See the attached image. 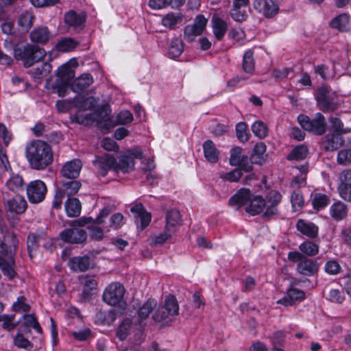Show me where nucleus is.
<instances>
[{
	"mask_svg": "<svg viewBox=\"0 0 351 351\" xmlns=\"http://www.w3.org/2000/svg\"><path fill=\"white\" fill-rule=\"evenodd\" d=\"M4 242L6 245L9 247L10 250L12 248L16 250L19 240L17 239L16 234L13 232L8 231L4 234Z\"/></svg>",
	"mask_w": 351,
	"mask_h": 351,
	"instance_id": "e2e57ef3",
	"label": "nucleus"
},
{
	"mask_svg": "<svg viewBox=\"0 0 351 351\" xmlns=\"http://www.w3.org/2000/svg\"><path fill=\"white\" fill-rule=\"evenodd\" d=\"M132 120L133 115L130 111H121L117 117V124L125 125L132 122Z\"/></svg>",
	"mask_w": 351,
	"mask_h": 351,
	"instance_id": "0e129e2a",
	"label": "nucleus"
},
{
	"mask_svg": "<svg viewBox=\"0 0 351 351\" xmlns=\"http://www.w3.org/2000/svg\"><path fill=\"white\" fill-rule=\"evenodd\" d=\"M81 203L78 199L69 197L65 202V210L69 217H77L81 213Z\"/></svg>",
	"mask_w": 351,
	"mask_h": 351,
	"instance_id": "58836bf2",
	"label": "nucleus"
},
{
	"mask_svg": "<svg viewBox=\"0 0 351 351\" xmlns=\"http://www.w3.org/2000/svg\"><path fill=\"white\" fill-rule=\"evenodd\" d=\"M183 15L181 13L169 12L163 16L162 24L171 29H175L176 25L182 23Z\"/></svg>",
	"mask_w": 351,
	"mask_h": 351,
	"instance_id": "e433bc0d",
	"label": "nucleus"
},
{
	"mask_svg": "<svg viewBox=\"0 0 351 351\" xmlns=\"http://www.w3.org/2000/svg\"><path fill=\"white\" fill-rule=\"evenodd\" d=\"M23 180L19 175H14L6 182V187L13 192H17L23 189Z\"/></svg>",
	"mask_w": 351,
	"mask_h": 351,
	"instance_id": "de8ad7c7",
	"label": "nucleus"
},
{
	"mask_svg": "<svg viewBox=\"0 0 351 351\" xmlns=\"http://www.w3.org/2000/svg\"><path fill=\"white\" fill-rule=\"evenodd\" d=\"M291 202L295 210L301 209L304 206V198L300 191H294L291 196Z\"/></svg>",
	"mask_w": 351,
	"mask_h": 351,
	"instance_id": "052dcab7",
	"label": "nucleus"
},
{
	"mask_svg": "<svg viewBox=\"0 0 351 351\" xmlns=\"http://www.w3.org/2000/svg\"><path fill=\"white\" fill-rule=\"evenodd\" d=\"M296 228L299 232L308 238L315 239L318 235L319 228L312 222L299 219Z\"/></svg>",
	"mask_w": 351,
	"mask_h": 351,
	"instance_id": "5701e85b",
	"label": "nucleus"
},
{
	"mask_svg": "<svg viewBox=\"0 0 351 351\" xmlns=\"http://www.w3.org/2000/svg\"><path fill=\"white\" fill-rule=\"evenodd\" d=\"M340 265L335 261H329L325 265V271L330 275L337 274L340 271Z\"/></svg>",
	"mask_w": 351,
	"mask_h": 351,
	"instance_id": "774afa93",
	"label": "nucleus"
},
{
	"mask_svg": "<svg viewBox=\"0 0 351 351\" xmlns=\"http://www.w3.org/2000/svg\"><path fill=\"white\" fill-rule=\"evenodd\" d=\"M237 137L241 143H245L248 141L249 136L247 132V125L244 122L239 123L236 126Z\"/></svg>",
	"mask_w": 351,
	"mask_h": 351,
	"instance_id": "13d9d810",
	"label": "nucleus"
},
{
	"mask_svg": "<svg viewBox=\"0 0 351 351\" xmlns=\"http://www.w3.org/2000/svg\"><path fill=\"white\" fill-rule=\"evenodd\" d=\"M343 144V141L339 135L327 134L322 141V147L326 151H333L337 149Z\"/></svg>",
	"mask_w": 351,
	"mask_h": 351,
	"instance_id": "cd10ccee",
	"label": "nucleus"
},
{
	"mask_svg": "<svg viewBox=\"0 0 351 351\" xmlns=\"http://www.w3.org/2000/svg\"><path fill=\"white\" fill-rule=\"evenodd\" d=\"M117 319L115 311L100 310L96 313L95 322L102 325H111Z\"/></svg>",
	"mask_w": 351,
	"mask_h": 351,
	"instance_id": "473e14b6",
	"label": "nucleus"
},
{
	"mask_svg": "<svg viewBox=\"0 0 351 351\" xmlns=\"http://www.w3.org/2000/svg\"><path fill=\"white\" fill-rule=\"evenodd\" d=\"M135 217L140 219L143 228L147 227L151 221V214L147 212L142 204H136L130 208Z\"/></svg>",
	"mask_w": 351,
	"mask_h": 351,
	"instance_id": "bb28decb",
	"label": "nucleus"
},
{
	"mask_svg": "<svg viewBox=\"0 0 351 351\" xmlns=\"http://www.w3.org/2000/svg\"><path fill=\"white\" fill-rule=\"evenodd\" d=\"M26 191L29 201L32 204H38L44 200L47 188L44 182L36 180L27 185Z\"/></svg>",
	"mask_w": 351,
	"mask_h": 351,
	"instance_id": "6e6552de",
	"label": "nucleus"
},
{
	"mask_svg": "<svg viewBox=\"0 0 351 351\" xmlns=\"http://www.w3.org/2000/svg\"><path fill=\"white\" fill-rule=\"evenodd\" d=\"M81 282L83 285L82 297L86 300L90 298L91 291L96 289L97 282L95 280L88 278H82Z\"/></svg>",
	"mask_w": 351,
	"mask_h": 351,
	"instance_id": "79ce46f5",
	"label": "nucleus"
},
{
	"mask_svg": "<svg viewBox=\"0 0 351 351\" xmlns=\"http://www.w3.org/2000/svg\"><path fill=\"white\" fill-rule=\"evenodd\" d=\"M253 6L267 18L275 16L279 10L278 4L273 0H255Z\"/></svg>",
	"mask_w": 351,
	"mask_h": 351,
	"instance_id": "dca6fc26",
	"label": "nucleus"
},
{
	"mask_svg": "<svg viewBox=\"0 0 351 351\" xmlns=\"http://www.w3.org/2000/svg\"><path fill=\"white\" fill-rule=\"evenodd\" d=\"M288 258L293 263H297L296 269L302 275L311 276L317 274L319 270V265L315 261L308 258L299 252H289Z\"/></svg>",
	"mask_w": 351,
	"mask_h": 351,
	"instance_id": "39448f33",
	"label": "nucleus"
},
{
	"mask_svg": "<svg viewBox=\"0 0 351 351\" xmlns=\"http://www.w3.org/2000/svg\"><path fill=\"white\" fill-rule=\"evenodd\" d=\"M252 130L260 138H265L268 134L267 125L261 121H255L252 125Z\"/></svg>",
	"mask_w": 351,
	"mask_h": 351,
	"instance_id": "603ef678",
	"label": "nucleus"
},
{
	"mask_svg": "<svg viewBox=\"0 0 351 351\" xmlns=\"http://www.w3.org/2000/svg\"><path fill=\"white\" fill-rule=\"evenodd\" d=\"M132 324V321L130 318H125L122 321L117 332V337L120 340L123 341L126 339L130 330Z\"/></svg>",
	"mask_w": 351,
	"mask_h": 351,
	"instance_id": "09e8293b",
	"label": "nucleus"
},
{
	"mask_svg": "<svg viewBox=\"0 0 351 351\" xmlns=\"http://www.w3.org/2000/svg\"><path fill=\"white\" fill-rule=\"evenodd\" d=\"M211 23L215 38L221 40L227 31L226 23L217 15L213 16Z\"/></svg>",
	"mask_w": 351,
	"mask_h": 351,
	"instance_id": "c756f323",
	"label": "nucleus"
},
{
	"mask_svg": "<svg viewBox=\"0 0 351 351\" xmlns=\"http://www.w3.org/2000/svg\"><path fill=\"white\" fill-rule=\"evenodd\" d=\"M52 69L51 65L49 62H44L40 66L34 69L32 71V75L35 79H41L47 76Z\"/></svg>",
	"mask_w": 351,
	"mask_h": 351,
	"instance_id": "8fccbe9b",
	"label": "nucleus"
},
{
	"mask_svg": "<svg viewBox=\"0 0 351 351\" xmlns=\"http://www.w3.org/2000/svg\"><path fill=\"white\" fill-rule=\"evenodd\" d=\"M329 203V197L326 195L322 193L315 194L312 200L313 208L317 210L323 209L328 206Z\"/></svg>",
	"mask_w": 351,
	"mask_h": 351,
	"instance_id": "c03bdc74",
	"label": "nucleus"
},
{
	"mask_svg": "<svg viewBox=\"0 0 351 351\" xmlns=\"http://www.w3.org/2000/svg\"><path fill=\"white\" fill-rule=\"evenodd\" d=\"M242 174L241 169L237 168L230 172L221 173L220 177L229 182H237Z\"/></svg>",
	"mask_w": 351,
	"mask_h": 351,
	"instance_id": "680f3d73",
	"label": "nucleus"
},
{
	"mask_svg": "<svg viewBox=\"0 0 351 351\" xmlns=\"http://www.w3.org/2000/svg\"><path fill=\"white\" fill-rule=\"evenodd\" d=\"M93 82V78L90 74L84 73L76 78L71 86L74 92H80L88 87Z\"/></svg>",
	"mask_w": 351,
	"mask_h": 351,
	"instance_id": "c85d7f7f",
	"label": "nucleus"
},
{
	"mask_svg": "<svg viewBox=\"0 0 351 351\" xmlns=\"http://www.w3.org/2000/svg\"><path fill=\"white\" fill-rule=\"evenodd\" d=\"M3 202L5 210L16 214L23 213L27 207V203L22 195H16L12 197H6L3 193Z\"/></svg>",
	"mask_w": 351,
	"mask_h": 351,
	"instance_id": "ddd939ff",
	"label": "nucleus"
},
{
	"mask_svg": "<svg viewBox=\"0 0 351 351\" xmlns=\"http://www.w3.org/2000/svg\"><path fill=\"white\" fill-rule=\"evenodd\" d=\"M338 191L340 196L345 200L351 202V171L343 170L339 175Z\"/></svg>",
	"mask_w": 351,
	"mask_h": 351,
	"instance_id": "2eb2a0df",
	"label": "nucleus"
},
{
	"mask_svg": "<svg viewBox=\"0 0 351 351\" xmlns=\"http://www.w3.org/2000/svg\"><path fill=\"white\" fill-rule=\"evenodd\" d=\"M174 233V231H168L167 230V227L165 226L163 232L153 237L152 238V242L154 245H156L158 244H162L168 239H169Z\"/></svg>",
	"mask_w": 351,
	"mask_h": 351,
	"instance_id": "4d7b16f0",
	"label": "nucleus"
},
{
	"mask_svg": "<svg viewBox=\"0 0 351 351\" xmlns=\"http://www.w3.org/2000/svg\"><path fill=\"white\" fill-rule=\"evenodd\" d=\"M203 149L204 156L208 161L213 163L218 161L219 153L212 141H206L204 143Z\"/></svg>",
	"mask_w": 351,
	"mask_h": 351,
	"instance_id": "7c9ffc66",
	"label": "nucleus"
},
{
	"mask_svg": "<svg viewBox=\"0 0 351 351\" xmlns=\"http://www.w3.org/2000/svg\"><path fill=\"white\" fill-rule=\"evenodd\" d=\"M134 160L126 154H122L119 158V162L115 160L114 171L126 173L132 171L134 167Z\"/></svg>",
	"mask_w": 351,
	"mask_h": 351,
	"instance_id": "393cba45",
	"label": "nucleus"
},
{
	"mask_svg": "<svg viewBox=\"0 0 351 351\" xmlns=\"http://www.w3.org/2000/svg\"><path fill=\"white\" fill-rule=\"evenodd\" d=\"M308 154V149L306 146L300 145L294 147L287 155V159L289 160H302L306 158Z\"/></svg>",
	"mask_w": 351,
	"mask_h": 351,
	"instance_id": "ea45409f",
	"label": "nucleus"
},
{
	"mask_svg": "<svg viewBox=\"0 0 351 351\" xmlns=\"http://www.w3.org/2000/svg\"><path fill=\"white\" fill-rule=\"evenodd\" d=\"M336 97L330 87L324 86L318 88L316 99L323 110L332 111L336 108Z\"/></svg>",
	"mask_w": 351,
	"mask_h": 351,
	"instance_id": "9d476101",
	"label": "nucleus"
},
{
	"mask_svg": "<svg viewBox=\"0 0 351 351\" xmlns=\"http://www.w3.org/2000/svg\"><path fill=\"white\" fill-rule=\"evenodd\" d=\"M34 20V14L32 12L26 10L19 15L18 24L23 31L27 32L33 26Z\"/></svg>",
	"mask_w": 351,
	"mask_h": 351,
	"instance_id": "72a5a7b5",
	"label": "nucleus"
},
{
	"mask_svg": "<svg viewBox=\"0 0 351 351\" xmlns=\"http://www.w3.org/2000/svg\"><path fill=\"white\" fill-rule=\"evenodd\" d=\"M183 52V43L180 38H174L171 42L169 54L171 58L179 57Z\"/></svg>",
	"mask_w": 351,
	"mask_h": 351,
	"instance_id": "49530a36",
	"label": "nucleus"
},
{
	"mask_svg": "<svg viewBox=\"0 0 351 351\" xmlns=\"http://www.w3.org/2000/svg\"><path fill=\"white\" fill-rule=\"evenodd\" d=\"M125 290L119 282H114L110 284L104 290L103 300L108 304L115 306L121 304L123 300Z\"/></svg>",
	"mask_w": 351,
	"mask_h": 351,
	"instance_id": "0eeeda50",
	"label": "nucleus"
},
{
	"mask_svg": "<svg viewBox=\"0 0 351 351\" xmlns=\"http://www.w3.org/2000/svg\"><path fill=\"white\" fill-rule=\"evenodd\" d=\"M110 112L111 110L109 106H103L98 108L94 113L83 115L80 112H77L75 119L77 123L85 125H91L94 122H97L102 132L106 133L116 125L111 119Z\"/></svg>",
	"mask_w": 351,
	"mask_h": 351,
	"instance_id": "f03ea898",
	"label": "nucleus"
},
{
	"mask_svg": "<svg viewBox=\"0 0 351 351\" xmlns=\"http://www.w3.org/2000/svg\"><path fill=\"white\" fill-rule=\"evenodd\" d=\"M62 186L65 191L64 193L66 194L68 197H69L75 194L80 189L82 184L79 181L70 180L64 182Z\"/></svg>",
	"mask_w": 351,
	"mask_h": 351,
	"instance_id": "6e6d98bb",
	"label": "nucleus"
},
{
	"mask_svg": "<svg viewBox=\"0 0 351 351\" xmlns=\"http://www.w3.org/2000/svg\"><path fill=\"white\" fill-rule=\"evenodd\" d=\"M93 164L97 173L102 176L107 175L110 169L114 170L115 158L110 154L96 156Z\"/></svg>",
	"mask_w": 351,
	"mask_h": 351,
	"instance_id": "4468645a",
	"label": "nucleus"
},
{
	"mask_svg": "<svg viewBox=\"0 0 351 351\" xmlns=\"http://www.w3.org/2000/svg\"><path fill=\"white\" fill-rule=\"evenodd\" d=\"M26 157L33 169L42 170L53 162L51 147L45 141H32L25 148Z\"/></svg>",
	"mask_w": 351,
	"mask_h": 351,
	"instance_id": "f257e3e1",
	"label": "nucleus"
},
{
	"mask_svg": "<svg viewBox=\"0 0 351 351\" xmlns=\"http://www.w3.org/2000/svg\"><path fill=\"white\" fill-rule=\"evenodd\" d=\"M60 237L65 243L81 244L86 241L87 234L84 230L71 226V228L62 230Z\"/></svg>",
	"mask_w": 351,
	"mask_h": 351,
	"instance_id": "9b49d317",
	"label": "nucleus"
},
{
	"mask_svg": "<svg viewBox=\"0 0 351 351\" xmlns=\"http://www.w3.org/2000/svg\"><path fill=\"white\" fill-rule=\"evenodd\" d=\"M207 19L203 15H197L194 23L186 25L184 29V38L189 43L195 40L196 36L202 34L206 28Z\"/></svg>",
	"mask_w": 351,
	"mask_h": 351,
	"instance_id": "1a4fd4ad",
	"label": "nucleus"
},
{
	"mask_svg": "<svg viewBox=\"0 0 351 351\" xmlns=\"http://www.w3.org/2000/svg\"><path fill=\"white\" fill-rule=\"evenodd\" d=\"M38 237L33 233H31L28 235L27 239V251L29 256L32 258L33 256V253L36 251L38 247Z\"/></svg>",
	"mask_w": 351,
	"mask_h": 351,
	"instance_id": "bf43d9fd",
	"label": "nucleus"
},
{
	"mask_svg": "<svg viewBox=\"0 0 351 351\" xmlns=\"http://www.w3.org/2000/svg\"><path fill=\"white\" fill-rule=\"evenodd\" d=\"M45 55V51L35 45H16L14 47V56L15 59L21 60L23 66L27 68L43 60Z\"/></svg>",
	"mask_w": 351,
	"mask_h": 351,
	"instance_id": "7ed1b4c3",
	"label": "nucleus"
},
{
	"mask_svg": "<svg viewBox=\"0 0 351 351\" xmlns=\"http://www.w3.org/2000/svg\"><path fill=\"white\" fill-rule=\"evenodd\" d=\"M73 103L74 107L79 108L77 112H80L83 114L82 111L93 110L96 106L97 101L93 97H85L78 95L73 99Z\"/></svg>",
	"mask_w": 351,
	"mask_h": 351,
	"instance_id": "b1692460",
	"label": "nucleus"
},
{
	"mask_svg": "<svg viewBox=\"0 0 351 351\" xmlns=\"http://www.w3.org/2000/svg\"><path fill=\"white\" fill-rule=\"evenodd\" d=\"M157 302L155 300L149 298L147 300L138 311L137 324L141 326H143V322L147 319L150 313L156 306Z\"/></svg>",
	"mask_w": 351,
	"mask_h": 351,
	"instance_id": "a878e982",
	"label": "nucleus"
},
{
	"mask_svg": "<svg viewBox=\"0 0 351 351\" xmlns=\"http://www.w3.org/2000/svg\"><path fill=\"white\" fill-rule=\"evenodd\" d=\"M69 266L75 271H85L90 267V258L87 256L74 257L70 260Z\"/></svg>",
	"mask_w": 351,
	"mask_h": 351,
	"instance_id": "2f4dec72",
	"label": "nucleus"
},
{
	"mask_svg": "<svg viewBox=\"0 0 351 351\" xmlns=\"http://www.w3.org/2000/svg\"><path fill=\"white\" fill-rule=\"evenodd\" d=\"M165 221V227H167V230L168 231H174L176 232L177 228L182 225V215L178 210L171 208L166 212Z\"/></svg>",
	"mask_w": 351,
	"mask_h": 351,
	"instance_id": "a211bd4d",
	"label": "nucleus"
},
{
	"mask_svg": "<svg viewBox=\"0 0 351 351\" xmlns=\"http://www.w3.org/2000/svg\"><path fill=\"white\" fill-rule=\"evenodd\" d=\"M331 217L337 220H341L348 213L347 206L340 202L333 204L330 209Z\"/></svg>",
	"mask_w": 351,
	"mask_h": 351,
	"instance_id": "a19ab883",
	"label": "nucleus"
},
{
	"mask_svg": "<svg viewBox=\"0 0 351 351\" xmlns=\"http://www.w3.org/2000/svg\"><path fill=\"white\" fill-rule=\"evenodd\" d=\"M349 23L350 19L348 14H341L330 22V26L341 32H346L349 30Z\"/></svg>",
	"mask_w": 351,
	"mask_h": 351,
	"instance_id": "c9c22d12",
	"label": "nucleus"
},
{
	"mask_svg": "<svg viewBox=\"0 0 351 351\" xmlns=\"http://www.w3.org/2000/svg\"><path fill=\"white\" fill-rule=\"evenodd\" d=\"M337 162L342 165H348L351 162V152L350 149H342L339 152Z\"/></svg>",
	"mask_w": 351,
	"mask_h": 351,
	"instance_id": "69168bd1",
	"label": "nucleus"
},
{
	"mask_svg": "<svg viewBox=\"0 0 351 351\" xmlns=\"http://www.w3.org/2000/svg\"><path fill=\"white\" fill-rule=\"evenodd\" d=\"M243 149L240 147H234L230 150V156L229 158L231 166H237L239 162L247 156L242 154Z\"/></svg>",
	"mask_w": 351,
	"mask_h": 351,
	"instance_id": "864d4df0",
	"label": "nucleus"
},
{
	"mask_svg": "<svg viewBox=\"0 0 351 351\" xmlns=\"http://www.w3.org/2000/svg\"><path fill=\"white\" fill-rule=\"evenodd\" d=\"M301 127L308 132H312L317 135H322L326 132V123L323 114L318 112L313 119L308 117L300 114L298 117Z\"/></svg>",
	"mask_w": 351,
	"mask_h": 351,
	"instance_id": "423d86ee",
	"label": "nucleus"
},
{
	"mask_svg": "<svg viewBox=\"0 0 351 351\" xmlns=\"http://www.w3.org/2000/svg\"><path fill=\"white\" fill-rule=\"evenodd\" d=\"M250 204L245 208V211L251 215H256L264 210V199L261 196H255L250 199Z\"/></svg>",
	"mask_w": 351,
	"mask_h": 351,
	"instance_id": "4c0bfd02",
	"label": "nucleus"
},
{
	"mask_svg": "<svg viewBox=\"0 0 351 351\" xmlns=\"http://www.w3.org/2000/svg\"><path fill=\"white\" fill-rule=\"evenodd\" d=\"M78 43L71 38H65L60 40L57 44V49L59 51L66 52L73 49Z\"/></svg>",
	"mask_w": 351,
	"mask_h": 351,
	"instance_id": "3c124183",
	"label": "nucleus"
},
{
	"mask_svg": "<svg viewBox=\"0 0 351 351\" xmlns=\"http://www.w3.org/2000/svg\"><path fill=\"white\" fill-rule=\"evenodd\" d=\"M251 197V192L248 189H241L237 193L230 197L228 204L230 206L239 210L244 206Z\"/></svg>",
	"mask_w": 351,
	"mask_h": 351,
	"instance_id": "4be33fe9",
	"label": "nucleus"
},
{
	"mask_svg": "<svg viewBox=\"0 0 351 351\" xmlns=\"http://www.w3.org/2000/svg\"><path fill=\"white\" fill-rule=\"evenodd\" d=\"M242 70L247 74L252 75L255 71V60L252 49L247 50L243 56Z\"/></svg>",
	"mask_w": 351,
	"mask_h": 351,
	"instance_id": "f704fd0d",
	"label": "nucleus"
},
{
	"mask_svg": "<svg viewBox=\"0 0 351 351\" xmlns=\"http://www.w3.org/2000/svg\"><path fill=\"white\" fill-rule=\"evenodd\" d=\"M14 264V261L12 258H10L8 261H6L3 258L0 256V269L2 270L4 275L9 277V278H13L16 272L12 267Z\"/></svg>",
	"mask_w": 351,
	"mask_h": 351,
	"instance_id": "a18cd8bd",
	"label": "nucleus"
},
{
	"mask_svg": "<svg viewBox=\"0 0 351 351\" xmlns=\"http://www.w3.org/2000/svg\"><path fill=\"white\" fill-rule=\"evenodd\" d=\"M86 20V14L84 12L77 13L73 10H70L64 14V22L74 29L79 30L82 28L83 24Z\"/></svg>",
	"mask_w": 351,
	"mask_h": 351,
	"instance_id": "412c9836",
	"label": "nucleus"
},
{
	"mask_svg": "<svg viewBox=\"0 0 351 351\" xmlns=\"http://www.w3.org/2000/svg\"><path fill=\"white\" fill-rule=\"evenodd\" d=\"M82 167V164L80 160L67 162L62 168V176L66 178L75 179L80 175Z\"/></svg>",
	"mask_w": 351,
	"mask_h": 351,
	"instance_id": "aec40b11",
	"label": "nucleus"
},
{
	"mask_svg": "<svg viewBox=\"0 0 351 351\" xmlns=\"http://www.w3.org/2000/svg\"><path fill=\"white\" fill-rule=\"evenodd\" d=\"M305 298V293L295 288H290L287 291V295L278 301L285 306L294 305L296 301H302Z\"/></svg>",
	"mask_w": 351,
	"mask_h": 351,
	"instance_id": "6ab92c4d",
	"label": "nucleus"
},
{
	"mask_svg": "<svg viewBox=\"0 0 351 351\" xmlns=\"http://www.w3.org/2000/svg\"><path fill=\"white\" fill-rule=\"evenodd\" d=\"M299 250L302 254L314 256L319 252V246L310 241H306L300 245Z\"/></svg>",
	"mask_w": 351,
	"mask_h": 351,
	"instance_id": "37998d69",
	"label": "nucleus"
},
{
	"mask_svg": "<svg viewBox=\"0 0 351 351\" xmlns=\"http://www.w3.org/2000/svg\"><path fill=\"white\" fill-rule=\"evenodd\" d=\"M171 0H149V6L154 10H160L170 6Z\"/></svg>",
	"mask_w": 351,
	"mask_h": 351,
	"instance_id": "338daca9",
	"label": "nucleus"
},
{
	"mask_svg": "<svg viewBox=\"0 0 351 351\" xmlns=\"http://www.w3.org/2000/svg\"><path fill=\"white\" fill-rule=\"evenodd\" d=\"M178 313L179 305L177 299L174 295H169L154 312L152 318L157 322L171 321L173 317L178 315Z\"/></svg>",
	"mask_w": 351,
	"mask_h": 351,
	"instance_id": "20e7f679",
	"label": "nucleus"
},
{
	"mask_svg": "<svg viewBox=\"0 0 351 351\" xmlns=\"http://www.w3.org/2000/svg\"><path fill=\"white\" fill-rule=\"evenodd\" d=\"M53 38L52 32L44 25L34 27L29 34V39L33 43L45 45Z\"/></svg>",
	"mask_w": 351,
	"mask_h": 351,
	"instance_id": "f3484780",
	"label": "nucleus"
},
{
	"mask_svg": "<svg viewBox=\"0 0 351 351\" xmlns=\"http://www.w3.org/2000/svg\"><path fill=\"white\" fill-rule=\"evenodd\" d=\"M56 75L60 78V82L69 81L73 77V73L68 65H62L56 71Z\"/></svg>",
	"mask_w": 351,
	"mask_h": 351,
	"instance_id": "5fc2aeb1",
	"label": "nucleus"
},
{
	"mask_svg": "<svg viewBox=\"0 0 351 351\" xmlns=\"http://www.w3.org/2000/svg\"><path fill=\"white\" fill-rule=\"evenodd\" d=\"M282 195L277 191L270 192L264 199V213L263 217L265 219L271 217L278 214V206L281 202Z\"/></svg>",
	"mask_w": 351,
	"mask_h": 351,
	"instance_id": "f8f14e48",
	"label": "nucleus"
}]
</instances>
